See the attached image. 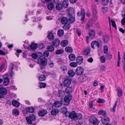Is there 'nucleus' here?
<instances>
[{
	"mask_svg": "<svg viewBox=\"0 0 125 125\" xmlns=\"http://www.w3.org/2000/svg\"><path fill=\"white\" fill-rule=\"evenodd\" d=\"M26 120L27 123L30 124H32V121H34L36 120L35 115L33 114L30 115L29 116H27L26 118Z\"/></svg>",
	"mask_w": 125,
	"mask_h": 125,
	"instance_id": "obj_1",
	"label": "nucleus"
},
{
	"mask_svg": "<svg viewBox=\"0 0 125 125\" xmlns=\"http://www.w3.org/2000/svg\"><path fill=\"white\" fill-rule=\"evenodd\" d=\"M102 42L101 40H98L97 41H94L91 43V46L92 48L94 49V45L96 46L98 48L100 46H102Z\"/></svg>",
	"mask_w": 125,
	"mask_h": 125,
	"instance_id": "obj_2",
	"label": "nucleus"
},
{
	"mask_svg": "<svg viewBox=\"0 0 125 125\" xmlns=\"http://www.w3.org/2000/svg\"><path fill=\"white\" fill-rule=\"evenodd\" d=\"M72 98V96L70 94H68L65 96L64 98V104L65 105L69 104L70 101Z\"/></svg>",
	"mask_w": 125,
	"mask_h": 125,
	"instance_id": "obj_3",
	"label": "nucleus"
},
{
	"mask_svg": "<svg viewBox=\"0 0 125 125\" xmlns=\"http://www.w3.org/2000/svg\"><path fill=\"white\" fill-rule=\"evenodd\" d=\"M7 93V91L5 88H0V98L4 97V95L6 94Z\"/></svg>",
	"mask_w": 125,
	"mask_h": 125,
	"instance_id": "obj_4",
	"label": "nucleus"
},
{
	"mask_svg": "<svg viewBox=\"0 0 125 125\" xmlns=\"http://www.w3.org/2000/svg\"><path fill=\"white\" fill-rule=\"evenodd\" d=\"M84 71V69L82 67H78L76 69L75 73L77 75H81L83 73Z\"/></svg>",
	"mask_w": 125,
	"mask_h": 125,
	"instance_id": "obj_5",
	"label": "nucleus"
},
{
	"mask_svg": "<svg viewBox=\"0 0 125 125\" xmlns=\"http://www.w3.org/2000/svg\"><path fill=\"white\" fill-rule=\"evenodd\" d=\"M77 15L79 16H81V20L83 21L84 20L85 16V11L84 9L83 8H81V12L80 13V12H78Z\"/></svg>",
	"mask_w": 125,
	"mask_h": 125,
	"instance_id": "obj_6",
	"label": "nucleus"
},
{
	"mask_svg": "<svg viewBox=\"0 0 125 125\" xmlns=\"http://www.w3.org/2000/svg\"><path fill=\"white\" fill-rule=\"evenodd\" d=\"M38 62L41 63L40 65H42L43 66H45L47 64V59L45 58L38 59Z\"/></svg>",
	"mask_w": 125,
	"mask_h": 125,
	"instance_id": "obj_7",
	"label": "nucleus"
},
{
	"mask_svg": "<svg viewBox=\"0 0 125 125\" xmlns=\"http://www.w3.org/2000/svg\"><path fill=\"white\" fill-rule=\"evenodd\" d=\"M89 121L93 125H98L99 122L97 119L95 117H93L90 118L89 119Z\"/></svg>",
	"mask_w": 125,
	"mask_h": 125,
	"instance_id": "obj_8",
	"label": "nucleus"
},
{
	"mask_svg": "<svg viewBox=\"0 0 125 125\" xmlns=\"http://www.w3.org/2000/svg\"><path fill=\"white\" fill-rule=\"evenodd\" d=\"M76 114L74 111H73L70 113L68 116L70 118L72 119V120H75Z\"/></svg>",
	"mask_w": 125,
	"mask_h": 125,
	"instance_id": "obj_9",
	"label": "nucleus"
},
{
	"mask_svg": "<svg viewBox=\"0 0 125 125\" xmlns=\"http://www.w3.org/2000/svg\"><path fill=\"white\" fill-rule=\"evenodd\" d=\"M122 16L123 19H122L121 22L123 25H125V6L124 7L123 10L122 11Z\"/></svg>",
	"mask_w": 125,
	"mask_h": 125,
	"instance_id": "obj_10",
	"label": "nucleus"
},
{
	"mask_svg": "<svg viewBox=\"0 0 125 125\" xmlns=\"http://www.w3.org/2000/svg\"><path fill=\"white\" fill-rule=\"evenodd\" d=\"M63 8V6L62 3L60 2L56 3L55 5V8L57 10H60L62 9Z\"/></svg>",
	"mask_w": 125,
	"mask_h": 125,
	"instance_id": "obj_11",
	"label": "nucleus"
},
{
	"mask_svg": "<svg viewBox=\"0 0 125 125\" xmlns=\"http://www.w3.org/2000/svg\"><path fill=\"white\" fill-rule=\"evenodd\" d=\"M105 117L101 119V121L104 125H105L109 124V119L108 117L106 116Z\"/></svg>",
	"mask_w": 125,
	"mask_h": 125,
	"instance_id": "obj_12",
	"label": "nucleus"
},
{
	"mask_svg": "<svg viewBox=\"0 0 125 125\" xmlns=\"http://www.w3.org/2000/svg\"><path fill=\"white\" fill-rule=\"evenodd\" d=\"M60 41L59 39H56L52 42V45L55 47H57L60 44Z\"/></svg>",
	"mask_w": 125,
	"mask_h": 125,
	"instance_id": "obj_13",
	"label": "nucleus"
},
{
	"mask_svg": "<svg viewBox=\"0 0 125 125\" xmlns=\"http://www.w3.org/2000/svg\"><path fill=\"white\" fill-rule=\"evenodd\" d=\"M76 60L77 64H80L83 62V58L81 56H79L76 58Z\"/></svg>",
	"mask_w": 125,
	"mask_h": 125,
	"instance_id": "obj_14",
	"label": "nucleus"
},
{
	"mask_svg": "<svg viewBox=\"0 0 125 125\" xmlns=\"http://www.w3.org/2000/svg\"><path fill=\"white\" fill-rule=\"evenodd\" d=\"M94 21L92 19H91L89 21V22L87 24L86 26V28H89L91 27H92L94 24Z\"/></svg>",
	"mask_w": 125,
	"mask_h": 125,
	"instance_id": "obj_15",
	"label": "nucleus"
},
{
	"mask_svg": "<svg viewBox=\"0 0 125 125\" xmlns=\"http://www.w3.org/2000/svg\"><path fill=\"white\" fill-rule=\"evenodd\" d=\"M117 95L118 96L121 97L122 95L123 91L121 88L118 86L117 88Z\"/></svg>",
	"mask_w": 125,
	"mask_h": 125,
	"instance_id": "obj_16",
	"label": "nucleus"
},
{
	"mask_svg": "<svg viewBox=\"0 0 125 125\" xmlns=\"http://www.w3.org/2000/svg\"><path fill=\"white\" fill-rule=\"evenodd\" d=\"M71 83V81L69 79H66L64 81L63 84L65 86H69Z\"/></svg>",
	"mask_w": 125,
	"mask_h": 125,
	"instance_id": "obj_17",
	"label": "nucleus"
},
{
	"mask_svg": "<svg viewBox=\"0 0 125 125\" xmlns=\"http://www.w3.org/2000/svg\"><path fill=\"white\" fill-rule=\"evenodd\" d=\"M47 113V111L44 110H41L38 113L39 115L41 116H43L45 115Z\"/></svg>",
	"mask_w": 125,
	"mask_h": 125,
	"instance_id": "obj_18",
	"label": "nucleus"
},
{
	"mask_svg": "<svg viewBox=\"0 0 125 125\" xmlns=\"http://www.w3.org/2000/svg\"><path fill=\"white\" fill-rule=\"evenodd\" d=\"M68 21V18L65 17H62L61 20V22L62 24H66Z\"/></svg>",
	"mask_w": 125,
	"mask_h": 125,
	"instance_id": "obj_19",
	"label": "nucleus"
},
{
	"mask_svg": "<svg viewBox=\"0 0 125 125\" xmlns=\"http://www.w3.org/2000/svg\"><path fill=\"white\" fill-rule=\"evenodd\" d=\"M4 81L3 83L5 86L8 85L9 83L10 80L9 78L8 77H6L4 78Z\"/></svg>",
	"mask_w": 125,
	"mask_h": 125,
	"instance_id": "obj_20",
	"label": "nucleus"
},
{
	"mask_svg": "<svg viewBox=\"0 0 125 125\" xmlns=\"http://www.w3.org/2000/svg\"><path fill=\"white\" fill-rule=\"evenodd\" d=\"M73 91L72 88L71 87H67L65 90V92L67 94H69L72 93Z\"/></svg>",
	"mask_w": 125,
	"mask_h": 125,
	"instance_id": "obj_21",
	"label": "nucleus"
},
{
	"mask_svg": "<svg viewBox=\"0 0 125 125\" xmlns=\"http://www.w3.org/2000/svg\"><path fill=\"white\" fill-rule=\"evenodd\" d=\"M59 113L58 110L56 109H52L51 112V114L53 115H56Z\"/></svg>",
	"mask_w": 125,
	"mask_h": 125,
	"instance_id": "obj_22",
	"label": "nucleus"
},
{
	"mask_svg": "<svg viewBox=\"0 0 125 125\" xmlns=\"http://www.w3.org/2000/svg\"><path fill=\"white\" fill-rule=\"evenodd\" d=\"M62 104V103L60 101H56L55 102L54 104V106L56 107H58L61 106Z\"/></svg>",
	"mask_w": 125,
	"mask_h": 125,
	"instance_id": "obj_23",
	"label": "nucleus"
},
{
	"mask_svg": "<svg viewBox=\"0 0 125 125\" xmlns=\"http://www.w3.org/2000/svg\"><path fill=\"white\" fill-rule=\"evenodd\" d=\"M69 1L68 0H64L62 3L63 7L65 8H67L68 6Z\"/></svg>",
	"mask_w": 125,
	"mask_h": 125,
	"instance_id": "obj_24",
	"label": "nucleus"
},
{
	"mask_svg": "<svg viewBox=\"0 0 125 125\" xmlns=\"http://www.w3.org/2000/svg\"><path fill=\"white\" fill-rule=\"evenodd\" d=\"M68 58L71 61L74 60L75 59V56L73 54L71 53L69 55Z\"/></svg>",
	"mask_w": 125,
	"mask_h": 125,
	"instance_id": "obj_25",
	"label": "nucleus"
},
{
	"mask_svg": "<svg viewBox=\"0 0 125 125\" xmlns=\"http://www.w3.org/2000/svg\"><path fill=\"white\" fill-rule=\"evenodd\" d=\"M65 51L68 53H71L73 52V49L72 47L67 46L65 48Z\"/></svg>",
	"mask_w": 125,
	"mask_h": 125,
	"instance_id": "obj_26",
	"label": "nucleus"
},
{
	"mask_svg": "<svg viewBox=\"0 0 125 125\" xmlns=\"http://www.w3.org/2000/svg\"><path fill=\"white\" fill-rule=\"evenodd\" d=\"M54 7V4L53 3H49L47 6V8L49 10H52Z\"/></svg>",
	"mask_w": 125,
	"mask_h": 125,
	"instance_id": "obj_27",
	"label": "nucleus"
},
{
	"mask_svg": "<svg viewBox=\"0 0 125 125\" xmlns=\"http://www.w3.org/2000/svg\"><path fill=\"white\" fill-rule=\"evenodd\" d=\"M68 74L70 77H73L75 75V73L73 70H70L68 72Z\"/></svg>",
	"mask_w": 125,
	"mask_h": 125,
	"instance_id": "obj_28",
	"label": "nucleus"
},
{
	"mask_svg": "<svg viewBox=\"0 0 125 125\" xmlns=\"http://www.w3.org/2000/svg\"><path fill=\"white\" fill-rule=\"evenodd\" d=\"M61 44L62 47L66 46L68 44V41L66 40H63L61 42Z\"/></svg>",
	"mask_w": 125,
	"mask_h": 125,
	"instance_id": "obj_29",
	"label": "nucleus"
},
{
	"mask_svg": "<svg viewBox=\"0 0 125 125\" xmlns=\"http://www.w3.org/2000/svg\"><path fill=\"white\" fill-rule=\"evenodd\" d=\"M60 68L61 70L64 73L65 71H67V66H66L62 65L60 67Z\"/></svg>",
	"mask_w": 125,
	"mask_h": 125,
	"instance_id": "obj_30",
	"label": "nucleus"
},
{
	"mask_svg": "<svg viewBox=\"0 0 125 125\" xmlns=\"http://www.w3.org/2000/svg\"><path fill=\"white\" fill-rule=\"evenodd\" d=\"M109 24H110V27L111 22L112 23V26L113 27L115 28V29H116V25L115 21H113L112 20H111V21H110V19L109 17Z\"/></svg>",
	"mask_w": 125,
	"mask_h": 125,
	"instance_id": "obj_31",
	"label": "nucleus"
},
{
	"mask_svg": "<svg viewBox=\"0 0 125 125\" xmlns=\"http://www.w3.org/2000/svg\"><path fill=\"white\" fill-rule=\"evenodd\" d=\"M12 104L14 106L16 107H18L20 106L19 103L15 100L12 101Z\"/></svg>",
	"mask_w": 125,
	"mask_h": 125,
	"instance_id": "obj_32",
	"label": "nucleus"
},
{
	"mask_svg": "<svg viewBox=\"0 0 125 125\" xmlns=\"http://www.w3.org/2000/svg\"><path fill=\"white\" fill-rule=\"evenodd\" d=\"M64 32L63 30H59L57 32V34L59 36H62L64 34Z\"/></svg>",
	"mask_w": 125,
	"mask_h": 125,
	"instance_id": "obj_33",
	"label": "nucleus"
},
{
	"mask_svg": "<svg viewBox=\"0 0 125 125\" xmlns=\"http://www.w3.org/2000/svg\"><path fill=\"white\" fill-rule=\"evenodd\" d=\"M26 111L29 113H33L34 111V109L33 107H29L26 109Z\"/></svg>",
	"mask_w": 125,
	"mask_h": 125,
	"instance_id": "obj_34",
	"label": "nucleus"
},
{
	"mask_svg": "<svg viewBox=\"0 0 125 125\" xmlns=\"http://www.w3.org/2000/svg\"><path fill=\"white\" fill-rule=\"evenodd\" d=\"M48 37V39L51 40H53L54 39V36L53 33L51 32L49 34Z\"/></svg>",
	"mask_w": 125,
	"mask_h": 125,
	"instance_id": "obj_35",
	"label": "nucleus"
},
{
	"mask_svg": "<svg viewBox=\"0 0 125 125\" xmlns=\"http://www.w3.org/2000/svg\"><path fill=\"white\" fill-rule=\"evenodd\" d=\"M64 91L62 90H59L58 91V96L59 97H63L65 95Z\"/></svg>",
	"mask_w": 125,
	"mask_h": 125,
	"instance_id": "obj_36",
	"label": "nucleus"
},
{
	"mask_svg": "<svg viewBox=\"0 0 125 125\" xmlns=\"http://www.w3.org/2000/svg\"><path fill=\"white\" fill-rule=\"evenodd\" d=\"M103 39L105 42H107L109 41V36L107 35H105L103 38Z\"/></svg>",
	"mask_w": 125,
	"mask_h": 125,
	"instance_id": "obj_37",
	"label": "nucleus"
},
{
	"mask_svg": "<svg viewBox=\"0 0 125 125\" xmlns=\"http://www.w3.org/2000/svg\"><path fill=\"white\" fill-rule=\"evenodd\" d=\"M12 114L16 115H18L19 114V111L17 109H14L12 111Z\"/></svg>",
	"mask_w": 125,
	"mask_h": 125,
	"instance_id": "obj_38",
	"label": "nucleus"
},
{
	"mask_svg": "<svg viewBox=\"0 0 125 125\" xmlns=\"http://www.w3.org/2000/svg\"><path fill=\"white\" fill-rule=\"evenodd\" d=\"M98 113L99 115H101L104 116H106V114L105 112L102 110H101L99 111L98 112Z\"/></svg>",
	"mask_w": 125,
	"mask_h": 125,
	"instance_id": "obj_39",
	"label": "nucleus"
},
{
	"mask_svg": "<svg viewBox=\"0 0 125 125\" xmlns=\"http://www.w3.org/2000/svg\"><path fill=\"white\" fill-rule=\"evenodd\" d=\"M83 116L80 113L77 114H76L75 120L77 119H81L82 118Z\"/></svg>",
	"mask_w": 125,
	"mask_h": 125,
	"instance_id": "obj_40",
	"label": "nucleus"
},
{
	"mask_svg": "<svg viewBox=\"0 0 125 125\" xmlns=\"http://www.w3.org/2000/svg\"><path fill=\"white\" fill-rule=\"evenodd\" d=\"M92 11L93 13V16H95L97 13L96 8L95 6L92 7Z\"/></svg>",
	"mask_w": 125,
	"mask_h": 125,
	"instance_id": "obj_41",
	"label": "nucleus"
},
{
	"mask_svg": "<svg viewBox=\"0 0 125 125\" xmlns=\"http://www.w3.org/2000/svg\"><path fill=\"white\" fill-rule=\"evenodd\" d=\"M69 20L70 23H72L75 21V19L74 17L70 16L69 17Z\"/></svg>",
	"mask_w": 125,
	"mask_h": 125,
	"instance_id": "obj_42",
	"label": "nucleus"
},
{
	"mask_svg": "<svg viewBox=\"0 0 125 125\" xmlns=\"http://www.w3.org/2000/svg\"><path fill=\"white\" fill-rule=\"evenodd\" d=\"M46 83L42 82H40L39 83V87L40 88H44L46 87Z\"/></svg>",
	"mask_w": 125,
	"mask_h": 125,
	"instance_id": "obj_43",
	"label": "nucleus"
},
{
	"mask_svg": "<svg viewBox=\"0 0 125 125\" xmlns=\"http://www.w3.org/2000/svg\"><path fill=\"white\" fill-rule=\"evenodd\" d=\"M38 46L36 44H32L31 45V48L32 50L36 49Z\"/></svg>",
	"mask_w": 125,
	"mask_h": 125,
	"instance_id": "obj_44",
	"label": "nucleus"
},
{
	"mask_svg": "<svg viewBox=\"0 0 125 125\" xmlns=\"http://www.w3.org/2000/svg\"><path fill=\"white\" fill-rule=\"evenodd\" d=\"M69 13L70 15L73 14L74 11V9L73 8H70L68 9Z\"/></svg>",
	"mask_w": 125,
	"mask_h": 125,
	"instance_id": "obj_45",
	"label": "nucleus"
},
{
	"mask_svg": "<svg viewBox=\"0 0 125 125\" xmlns=\"http://www.w3.org/2000/svg\"><path fill=\"white\" fill-rule=\"evenodd\" d=\"M64 52L63 50L60 49L57 50L55 52V53L57 54H61L63 53Z\"/></svg>",
	"mask_w": 125,
	"mask_h": 125,
	"instance_id": "obj_46",
	"label": "nucleus"
},
{
	"mask_svg": "<svg viewBox=\"0 0 125 125\" xmlns=\"http://www.w3.org/2000/svg\"><path fill=\"white\" fill-rule=\"evenodd\" d=\"M47 49L48 51L50 52H53L54 50V48L53 46L51 45L47 47Z\"/></svg>",
	"mask_w": 125,
	"mask_h": 125,
	"instance_id": "obj_47",
	"label": "nucleus"
},
{
	"mask_svg": "<svg viewBox=\"0 0 125 125\" xmlns=\"http://www.w3.org/2000/svg\"><path fill=\"white\" fill-rule=\"evenodd\" d=\"M70 27L71 26L69 24H64L63 26V28L65 30H67L69 29Z\"/></svg>",
	"mask_w": 125,
	"mask_h": 125,
	"instance_id": "obj_48",
	"label": "nucleus"
},
{
	"mask_svg": "<svg viewBox=\"0 0 125 125\" xmlns=\"http://www.w3.org/2000/svg\"><path fill=\"white\" fill-rule=\"evenodd\" d=\"M90 35L92 38L94 37L95 35V32L94 31L91 30L89 32Z\"/></svg>",
	"mask_w": 125,
	"mask_h": 125,
	"instance_id": "obj_49",
	"label": "nucleus"
},
{
	"mask_svg": "<svg viewBox=\"0 0 125 125\" xmlns=\"http://www.w3.org/2000/svg\"><path fill=\"white\" fill-rule=\"evenodd\" d=\"M117 100L116 101H115V104L114 105L113 108L111 109V111L112 112H115L116 109V106L117 103Z\"/></svg>",
	"mask_w": 125,
	"mask_h": 125,
	"instance_id": "obj_50",
	"label": "nucleus"
},
{
	"mask_svg": "<svg viewBox=\"0 0 125 125\" xmlns=\"http://www.w3.org/2000/svg\"><path fill=\"white\" fill-rule=\"evenodd\" d=\"M77 63L75 62H71L70 63V65L71 67H76L77 66Z\"/></svg>",
	"mask_w": 125,
	"mask_h": 125,
	"instance_id": "obj_51",
	"label": "nucleus"
},
{
	"mask_svg": "<svg viewBox=\"0 0 125 125\" xmlns=\"http://www.w3.org/2000/svg\"><path fill=\"white\" fill-rule=\"evenodd\" d=\"M108 0H102V4L104 5H106L108 4Z\"/></svg>",
	"mask_w": 125,
	"mask_h": 125,
	"instance_id": "obj_52",
	"label": "nucleus"
},
{
	"mask_svg": "<svg viewBox=\"0 0 125 125\" xmlns=\"http://www.w3.org/2000/svg\"><path fill=\"white\" fill-rule=\"evenodd\" d=\"M90 52V50L88 49H86L83 51L84 54L85 55H88Z\"/></svg>",
	"mask_w": 125,
	"mask_h": 125,
	"instance_id": "obj_53",
	"label": "nucleus"
},
{
	"mask_svg": "<svg viewBox=\"0 0 125 125\" xmlns=\"http://www.w3.org/2000/svg\"><path fill=\"white\" fill-rule=\"evenodd\" d=\"M39 80L40 81H44L45 79V76L43 75H41L39 77Z\"/></svg>",
	"mask_w": 125,
	"mask_h": 125,
	"instance_id": "obj_54",
	"label": "nucleus"
},
{
	"mask_svg": "<svg viewBox=\"0 0 125 125\" xmlns=\"http://www.w3.org/2000/svg\"><path fill=\"white\" fill-rule=\"evenodd\" d=\"M104 52L105 54L107 53L108 51V47L107 46H105L104 49Z\"/></svg>",
	"mask_w": 125,
	"mask_h": 125,
	"instance_id": "obj_55",
	"label": "nucleus"
},
{
	"mask_svg": "<svg viewBox=\"0 0 125 125\" xmlns=\"http://www.w3.org/2000/svg\"><path fill=\"white\" fill-rule=\"evenodd\" d=\"M100 59L102 63H104L105 62V58L104 56H101L100 57Z\"/></svg>",
	"mask_w": 125,
	"mask_h": 125,
	"instance_id": "obj_56",
	"label": "nucleus"
},
{
	"mask_svg": "<svg viewBox=\"0 0 125 125\" xmlns=\"http://www.w3.org/2000/svg\"><path fill=\"white\" fill-rule=\"evenodd\" d=\"M49 53L48 52L46 51L44 52L43 53V55L44 57H47L49 56Z\"/></svg>",
	"mask_w": 125,
	"mask_h": 125,
	"instance_id": "obj_57",
	"label": "nucleus"
},
{
	"mask_svg": "<svg viewBox=\"0 0 125 125\" xmlns=\"http://www.w3.org/2000/svg\"><path fill=\"white\" fill-rule=\"evenodd\" d=\"M87 79V78L86 76L85 75H83L82 78V82H84L86 81Z\"/></svg>",
	"mask_w": 125,
	"mask_h": 125,
	"instance_id": "obj_58",
	"label": "nucleus"
},
{
	"mask_svg": "<svg viewBox=\"0 0 125 125\" xmlns=\"http://www.w3.org/2000/svg\"><path fill=\"white\" fill-rule=\"evenodd\" d=\"M76 31L77 33L78 34V35L79 36H80L81 34V30L78 29H76Z\"/></svg>",
	"mask_w": 125,
	"mask_h": 125,
	"instance_id": "obj_59",
	"label": "nucleus"
},
{
	"mask_svg": "<svg viewBox=\"0 0 125 125\" xmlns=\"http://www.w3.org/2000/svg\"><path fill=\"white\" fill-rule=\"evenodd\" d=\"M105 101L104 100L101 98H99L97 101V102L100 103H103Z\"/></svg>",
	"mask_w": 125,
	"mask_h": 125,
	"instance_id": "obj_60",
	"label": "nucleus"
},
{
	"mask_svg": "<svg viewBox=\"0 0 125 125\" xmlns=\"http://www.w3.org/2000/svg\"><path fill=\"white\" fill-rule=\"evenodd\" d=\"M48 64L50 67H52L54 65V63L53 62L50 61L48 62Z\"/></svg>",
	"mask_w": 125,
	"mask_h": 125,
	"instance_id": "obj_61",
	"label": "nucleus"
},
{
	"mask_svg": "<svg viewBox=\"0 0 125 125\" xmlns=\"http://www.w3.org/2000/svg\"><path fill=\"white\" fill-rule=\"evenodd\" d=\"M14 65V64L12 63H11L10 64V65L9 66V70H13Z\"/></svg>",
	"mask_w": 125,
	"mask_h": 125,
	"instance_id": "obj_62",
	"label": "nucleus"
},
{
	"mask_svg": "<svg viewBox=\"0 0 125 125\" xmlns=\"http://www.w3.org/2000/svg\"><path fill=\"white\" fill-rule=\"evenodd\" d=\"M31 56H32V57L33 58H34V59H36L37 58V57H38L37 55V54L35 53L33 54Z\"/></svg>",
	"mask_w": 125,
	"mask_h": 125,
	"instance_id": "obj_63",
	"label": "nucleus"
},
{
	"mask_svg": "<svg viewBox=\"0 0 125 125\" xmlns=\"http://www.w3.org/2000/svg\"><path fill=\"white\" fill-rule=\"evenodd\" d=\"M102 10L103 12L105 13L107 11L108 9L106 7H104L102 8Z\"/></svg>",
	"mask_w": 125,
	"mask_h": 125,
	"instance_id": "obj_64",
	"label": "nucleus"
}]
</instances>
